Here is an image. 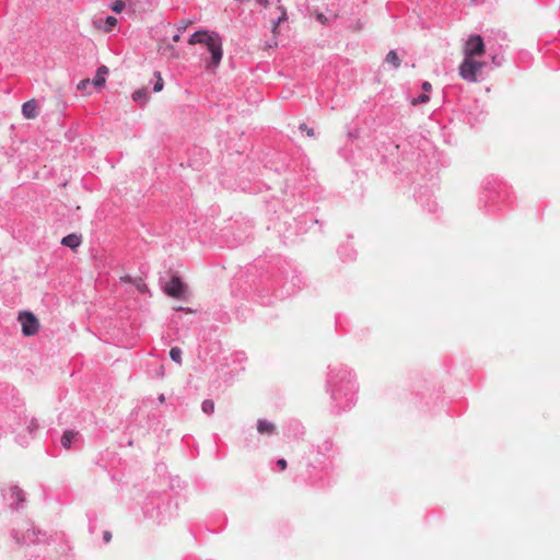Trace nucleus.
I'll return each mask as SVG.
<instances>
[{
	"label": "nucleus",
	"instance_id": "1",
	"mask_svg": "<svg viewBox=\"0 0 560 560\" xmlns=\"http://www.w3.org/2000/svg\"><path fill=\"white\" fill-rule=\"evenodd\" d=\"M188 43L190 45H206L211 54V60L207 66L209 69H215L220 65L222 59V40L218 34L207 31L196 32L190 36Z\"/></svg>",
	"mask_w": 560,
	"mask_h": 560
},
{
	"label": "nucleus",
	"instance_id": "2",
	"mask_svg": "<svg viewBox=\"0 0 560 560\" xmlns=\"http://www.w3.org/2000/svg\"><path fill=\"white\" fill-rule=\"evenodd\" d=\"M483 67L485 62L478 61L472 58H464V60L459 65V75L465 81L477 82L478 73H480Z\"/></svg>",
	"mask_w": 560,
	"mask_h": 560
},
{
	"label": "nucleus",
	"instance_id": "3",
	"mask_svg": "<svg viewBox=\"0 0 560 560\" xmlns=\"http://www.w3.org/2000/svg\"><path fill=\"white\" fill-rule=\"evenodd\" d=\"M464 58H472L482 56L486 51L485 49V43L481 36L479 35H471L466 40L464 46Z\"/></svg>",
	"mask_w": 560,
	"mask_h": 560
},
{
	"label": "nucleus",
	"instance_id": "4",
	"mask_svg": "<svg viewBox=\"0 0 560 560\" xmlns=\"http://www.w3.org/2000/svg\"><path fill=\"white\" fill-rule=\"evenodd\" d=\"M19 322L24 336H34L39 329L37 317L31 312H22L19 314Z\"/></svg>",
	"mask_w": 560,
	"mask_h": 560
},
{
	"label": "nucleus",
	"instance_id": "5",
	"mask_svg": "<svg viewBox=\"0 0 560 560\" xmlns=\"http://www.w3.org/2000/svg\"><path fill=\"white\" fill-rule=\"evenodd\" d=\"M186 285L183 283L179 277L174 276L164 287V292L171 296L176 299L184 298Z\"/></svg>",
	"mask_w": 560,
	"mask_h": 560
},
{
	"label": "nucleus",
	"instance_id": "6",
	"mask_svg": "<svg viewBox=\"0 0 560 560\" xmlns=\"http://www.w3.org/2000/svg\"><path fill=\"white\" fill-rule=\"evenodd\" d=\"M22 113L25 118L34 119L37 116V104L35 100H31L23 104Z\"/></svg>",
	"mask_w": 560,
	"mask_h": 560
},
{
	"label": "nucleus",
	"instance_id": "7",
	"mask_svg": "<svg viewBox=\"0 0 560 560\" xmlns=\"http://www.w3.org/2000/svg\"><path fill=\"white\" fill-rule=\"evenodd\" d=\"M108 73V68L106 66H101L97 71H96V75L95 78L93 79L92 81V84L97 88V89H101L104 86L105 82H106V74Z\"/></svg>",
	"mask_w": 560,
	"mask_h": 560
},
{
	"label": "nucleus",
	"instance_id": "8",
	"mask_svg": "<svg viewBox=\"0 0 560 560\" xmlns=\"http://www.w3.org/2000/svg\"><path fill=\"white\" fill-rule=\"evenodd\" d=\"M82 240L80 235L69 234L61 240V244L72 249L77 248L81 244Z\"/></svg>",
	"mask_w": 560,
	"mask_h": 560
},
{
	"label": "nucleus",
	"instance_id": "9",
	"mask_svg": "<svg viewBox=\"0 0 560 560\" xmlns=\"http://www.w3.org/2000/svg\"><path fill=\"white\" fill-rule=\"evenodd\" d=\"M118 20L115 16H107L104 26L100 24V21H95L94 25L97 28H102L104 32L109 33L116 25Z\"/></svg>",
	"mask_w": 560,
	"mask_h": 560
},
{
	"label": "nucleus",
	"instance_id": "10",
	"mask_svg": "<svg viewBox=\"0 0 560 560\" xmlns=\"http://www.w3.org/2000/svg\"><path fill=\"white\" fill-rule=\"evenodd\" d=\"M257 430L260 434H271L275 432L276 427L266 420H258Z\"/></svg>",
	"mask_w": 560,
	"mask_h": 560
},
{
	"label": "nucleus",
	"instance_id": "11",
	"mask_svg": "<svg viewBox=\"0 0 560 560\" xmlns=\"http://www.w3.org/2000/svg\"><path fill=\"white\" fill-rule=\"evenodd\" d=\"M75 435H77V433L73 431H66L61 436V445L66 450H69L71 447V442Z\"/></svg>",
	"mask_w": 560,
	"mask_h": 560
},
{
	"label": "nucleus",
	"instance_id": "12",
	"mask_svg": "<svg viewBox=\"0 0 560 560\" xmlns=\"http://www.w3.org/2000/svg\"><path fill=\"white\" fill-rule=\"evenodd\" d=\"M386 62L393 65L394 68L400 67V59L395 50H390L385 58Z\"/></svg>",
	"mask_w": 560,
	"mask_h": 560
},
{
	"label": "nucleus",
	"instance_id": "13",
	"mask_svg": "<svg viewBox=\"0 0 560 560\" xmlns=\"http://www.w3.org/2000/svg\"><path fill=\"white\" fill-rule=\"evenodd\" d=\"M148 92L145 89L137 90L132 93V100L135 102L145 103L148 101Z\"/></svg>",
	"mask_w": 560,
	"mask_h": 560
},
{
	"label": "nucleus",
	"instance_id": "14",
	"mask_svg": "<svg viewBox=\"0 0 560 560\" xmlns=\"http://www.w3.org/2000/svg\"><path fill=\"white\" fill-rule=\"evenodd\" d=\"M133 285L137 288V290L140 293H148L149 292V288H148V285L145 284V282H144V280L142 278H135Z\"/></svg>",
	"mask_w": 560,
	"mask_h": 560
},
{
	"label": "nucleus",
	"instance_id": "15",
	"mask_svg": "<svg viewBox=\"0 0 560 560\" xmlns=\"http://www.w3.org/2000/svg\"><path fill=\"white\" fill-rule=\"evenodd\" d=\"M170 357L174 362L178 364L182 363V350L178 347H174L171 349Z\"/></svg>",
	"mask_w": 560,
	"mask_h": 560
},
{
	"label": "nucleus",
	"instance_id": "16",
	"mask_svg": "<svg viewBox=\"0 0 560 560\" xmlns=\"http://www.w3.org/2000/svg\"><path fill=\"white\" fill-rule=\"evenodd\" d=\"M201 409L205 413L211 415L214 411V402L211 399L203 400Z\"/></svg>",
	"mask_w": 560,
	"mask_h": 560
},
{
	"label": "nucleus",
	"instance_id": "17",
	"mask_svg": "<svg viewBox=\"0 0 560 560\" xmlns=\"http://www.w3.org/2000/svg\"><path fill=\"white\" fill-rule=\"evenodd\" d=\"M154 75L156 78V82L153 86V91L154 92H161L163 90V86H164V81H163V78L161 75V73L159 71L154 72Z\"/></svg>",
	"mask_w": 560,
	"mask_h": 560
},
{
	"label": "nucleus",
	"instance_id": "18",
	"mask_svg": "<svg viewBox=\"0 0 560 560\" xmlns=\"http://www.w3.org/2000/svg\"><path fill=\"white\" fill-rule=\"evenodd\" d=\"M430 97L427 93H423L421 95H419L418 97H415L412 101H411V105L416 106V105H419V104H424L427 102H429Z\"/></svg>",
	"mask_w": 560,
	"mask_h": 560
},
{
	"label": "nucleus",
	"instance_id": "19",
	"mask_svg": "<svg viewBox=\"0 0 560 560\" xmlns=\"http://www.w3.org/2000/svg\"><path fill=\"white\" fill-rule=\"evenodd\" d=\"M126 4L124 1L121 0H116L115 2H113L110 4V9L115 12V13H120L124 9H125Z\"/></svg>",
	"mask_w": 560,
	"mask_h": 560
},
{
	"label": "nucleus",
	"instance_id": "20",
	"mask_svg": "<svg viewBox=\"0 0 560 560\" xmlns=\"http://www.w3.org/2000/svg\"><path fill=\"white\" fill-rule=\"evenodd\" d=\"M285 20H287V13H285V11H282V12H281V15H280V16L278 18V20H277V21H275V22H273V24H272V33H273V34H276V32H277V28H278L279 24H280L281 22L285 21Z\"/></svg>",
	"mask_w": 560,
	"mask_h": 560
},
{
	"label": "nucleus",
	"instance_id": "21",
	"mask_svg": "<svg viewBox=\"0 0 560 560\" xmlns=\"http://www.w3.org/2000/svg\"><path fill=\"white\" fill-rule=\"evenodd\" d=\"M315 18L323 25H327L329 23V19L322 12H316Z\"/></svg>",
	"mask_w": 560,
	"mask_h": 560
},
{
	"label": "nucleus",
	"instance_id": "22",
	"mask_svg": "<svg viewBox=\"0 0 560 560\" xmlns=\"http://www.w3.org/2000/svg\"><path fill=\"white\" fill-rule=\"evenodd\" d=\"M299 128L302 132H305L307 137L315 136L314 129L308 128L306 124H301Z\"/></svg>",
	"mask_w": 560,
	"mask_h": 560
},
{
	"label": "nucleus",
	"instance_id": "23",
	"mask_svg": "<svg viewBox=\"0 0 560 560\" xmlns=\"http://www.w3.org/2000/svg\"><path fill=\"white\" fill-rule=\"evenodd\" d=\"M92 82L89 80V79H84V80H81L79 83H78V86L77 89L80 90V91H84L88 89V86L91 84Z\"/></svg>",
	"mask_w": 560,
	"mask_h": 560
},
{
	"label": "nucleus",
	"instance_id": "24",
	"mask_svg": "<svg viewBox=\"0 0 560 560\" xmlns=\"http://www.w3.org/2000/svg\"><path fill=\"white\" fill-rule=\"evenodd\" d=\"M135 278H131L129 275H125L120 277V281L124 283H132L133 284Z\"/></svg>",
	"mask_w": 560,
	"mask_h": 560
},
{
	"label": "nucleus",
	"instance_id": "25",
	"mask_svg": "<svg viewBox=\"0 0 560 560\" xmlns=\"http://www.w3.org/2000/svg\"><path fill=\"white\" fill-rule=\"evenodd\" d=\"M277 466L281 469V470H284L287 468V460L281 458V459H278L277 462Z\"/></svg>",
	"mask_w": 560,
	"mask_h": 560
},
{
	"label": "nucleus",
	"instance_id": "26",
	"mask_svg": "<svg viewBox=\"0 0 560 560\" xmlns=\"http://www.w3.org/2000/svg\"><path fill=\"white\" fill-rule=\"evenodd\" d=\"M431 88H432V86H431V83H430V82H427V81H425V82H423V83H422V90H423L425 93L430 92V91H431Z\"/></svg>",
	"mask_w": 560,
	"mask_h": 560
},
{
	"label": "nucleus",
	"instance_id": "27",
	"mask_svg": "<svg viewBox=\"0 0 560 560\" xmlns=\"http://www.w3.org/2000/svg\"><path fill=\"white\" fill-rule=\"evenodd\" d=\"M103 538H104V541H105V542H109V541H110V539H112V533H110V532H108V530H106V532L104 533V535H103Z\"/></svg>",
	"mask_w": 560,
	"mask_h": 560
},
{
	"label": "nucleus",
	"instance_id": "28",
	"mask_svg": "<svg viewBox=\"0 0 560 560\" xmlns=\"http://www.w3.org/2000/svg\"><path fill=\"white\" fill-rule=\"evenodd\" d=\"M256 3H258L259 5L266 8L268 5V0H255Z\"/></svg>",
	"mask_w": 560,
	"mask_h": 560
},
{
	"label": "nucleus",
	"instance_id": "29",
	"mask_svg": "<svg viewBox=\"0 0 560 560\" xmlns=\"http://www.w3.org/2000/svg\"><path fill=\"white\" fill-rule=\"evenodd\" d=\"M179 38H180V37H179V35L177 34V35H175V36L173 37V40H174L175 43H177V42L179 40Z\"/></svg>",
	"mask_w": 560,
	"mask_h": 560
}]
</instances>
